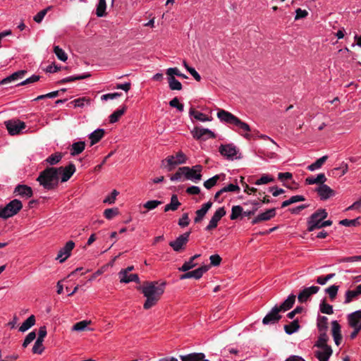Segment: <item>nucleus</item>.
Returning <instances> with one entry per match:
<instances>
[{
    "label": "nucleus",
    "instance_id": "nucleus-26",
    "mask_svg": "<svg viewBox=\"0 0 361 361\" xmlns=\"http://www.w3.org/2000/svg\"><path fill=\"white\" fill-rule=\"evenodd\" d=\"M26 73H27V71L25 70H20V71H16V72L13 73V74H11V75H9L8 77L1 80L0 85H7L12 81L16 80L19 78H22L26 74Z\"/></svg>",
    "mask_w": 361,
    "mask_h": 361
},
{
    "label": "nucleus",
    "instance_id": "nucleus-20",
    "mask_svg": "<svg viewBox=\"0 0 361 361\" xmlns=\"http://www.w3.org/2000/svg\"><path fill=\"white\" fill-rule=\"evenodd\" d=\"M348 322L350 327L361 328V310L349 314Z\"/></svg>",
    "mask_w": 361,
    "mask_h": 361
},
{
    "label": "nucleus",
    "instance_id": "nucleus-57",
    "mask_svg": "<svg viewBox=\"0 0 361 361\" xmlns=\"http://www.w3.org/2000/svg\"><path fill=\"white\" fill-rule=\"evenodd\" d=\"M51 6H49L47 7V8L45 9H43L42 11H40L35 17H34V20L36 22V23H41L42 20H43V18H44L45 15L47 14V11L51 9Z\"/></svg>",
    "mask_w": 361,
    "mask_h": 361
},
{
    "label": "nucleus",
    "instance_id": "nucleus-53",
    "mask_svg": "<svg viewBox=\"0 0 361 361\" xmlns=\"http://www.w3.org/2000/svg\"><path fill=\"white\" fill-rule=\"evenodd\" d=\"M219 175H216L213 176L212 178L204 181V186L207 189H211L213 186H214L216 184L217 181L219 180Z\"/></svg>",
    "mask_w": 361,
    "mask_h": 361
},
{
    "label": "nucleus",
    "instance_id": "nucleus-55",
    "mask_svg": "<svg viewBox=\"0 0 361 361\" xmlns=\"http://www.w3.org/2000/svg\"><path fill=\"white\" fill-rule=\"evenodd\" d=\"M339 224L345 226H356L359 224L358 219H343L340 221Z\"/></svg>",
    "mask_w": 361,
    "mask_h": 361
},
{
    "label": "nucleus",
    "instance_id": "nucleus-24",
    "mask_svg": "<svg viewBox=\"0 0 361 361\" xmlns=\"http://www.w3.org/2000/svg\"><path fill=\"white\" fill-rule=\"evenodd\" d=\"M295 298L296 296L294 294H290L279 306L276 305L275 307L278 308L280 312H285L293 307L295 302Z\"/></svg>",
    "mask_w": 361,
    "mask_h": 361
},
{
    "label": "nucleus",
    "instance_id": "nucleus-60",
    "mask_svg": "<svg viewBox=\"0 0 361 361\" xmlns=\"http://www.w3.org/2000/svg\"><path fill=\"white\" fill-rule=\"evenodd\" d=\"M190 224V219H189V216H188V213H184L181 218L179 219L178 220V225L183 228V227H185L187 226H188Z\"/></svg>",
    "mask_w": 361,
    "mask_h": 361
},
{
    "label": "nucleus",
    "instance_id": "nucleus-38",
    "mask_svg": "<svg viewBox=\"0 0 361 361\" xmlns=\"http://www.w3.org/2000/svg\"><path fill=\"white\" fill-rule=\"evenodd\" d=\"M317 328L319 332H326L328 329V319L326 317H319L317 319Z\"/></svg>",
    "mask_w": 361,
    "mask_h": 361
},
{
    "label": "nucleus",
    "instance_id": "nucleus-37",
    "mask_svg": "<svg viewBox=\"0 0 361 361\" xmlns=\"http://www.w3.org/2000/svg\"><path fill=\"white\" fill-rule=\"evenodd\" d=\"M327 159H328L327 155L322 157L321 158L318 159L315 162L307 166V169L309 171H313L316 169L321 168L322 166V165L325 163V161L327 160Z\"/></svg>",
    "mask_w": 361,
    "mask_h": 361
},
{
    "label": "nucleus",
    "instance_id": "nucleus-41",
    "mask_svg": "<svg viewBox=\"0 0 361 361\" xmlns=\"http://www.w3.org/2000/svg\"><path fill=\"white\" fill-rule=\"evenodd\" d=\"M106 0H99V3L96 9V14L98 17L106 16Z\"/></svg>",
    "mask_w": 361,
    "mask_h": 361
},
{
    "label": "nucleus",
    "instance_id": "nucleus-13",
    "mask_svg": "<svg viewBox=\"0 0 361 361\" xmlns=\"http://www.w3.org/2000/svg\"><path fill=\"white\" fill-rule=\"evenodd\" d=\"M320 288L319 286H310L305 288L302 290L298 295V300L300 303L307 302L310 298L313 295L318 293Z\"/></svg>",
    "mask_w": 361,
    "mask_h": 361
},
{
    "label": "nucleus",
    "instance_id": "nucleus-21",
    "mask_svg": "<svg viewBox=\"0 0 361 361\" xmlns=\"http://www.w3.org/2000/svg\"><path fill=\"white\" fill-rule=\"evenodd\" d=\"M333 353L331 348H323L314 352V356L319 361H329V357Z\"/></svg>",
    "mask_w": 361,
    "mask_h": 361
},
{
    "label": "nucleus",
    "instance_id": "nucleus-52",
    "mask_svg": "<svg viewBox=\"0 0 361 361\" xmlns=\"http://www.w3.org/2000/svg\"><path fill=\"white\" fill-rule=\"evenodd\" d=\"M161 204L162 202L159 200H149L143 204V207L147 210H152Z\"/></svg>",
    "mask_w": 361,
    "mask_h": 361
},
{
    "label": "nucleus",
    "instance_id": "nucleus-10",
    "mask_svg": "<svg viewBox=\"0 0 361 361\" xmlns=\"http://www.w3.org/2000/svg\"><path fill=\"white\" fill-rule=\"evenodd\" d=\"M226 214V209L224 207L219 208L212 216L209 221V224L205 228L206 231H212L216 228L218 226V222Z\"/></svg>",
    "mask_w": 361,
    "mask_h": 361
},
{
    "label": "nucleus",
    "instance_id": "nucleus-7",
    "mask_svg": "<svg viewBox=\"0 0 361 361\" xmlns=\"http://www.w3.org/2000/svg\"><path fill=\"white\" fill-rule=\"evenodd\" d=\"M4 123L9 134L11 135L19 134L26 126L24 122L19 120H8L5 121Z\"/></svg>",
    "mask_w": 361,
    "mask_h": 361
},
{
    "label": "nucleus",
    "instance_id": "nucleus-12",
    "mask_svg": "<svg viewBox=\"0 0 361 361\" xmlns=\"http://www.w3.org/2000/svg\"><path fill=\"white\" fill-rule=\"evenodd\" d=\"M75 247L73 241L70 240L67 242L64 247H63L59 251L56 257V259H59L61 263L64 262L66 259L70 257L72 250Z\"/></svg>",
    "mask_w": 361,
    "mask_h": 361
},
{
    "label": "nucleus",
    "instance_id": "nucleus-35",
    "mask_svg": "<svg viewBox=\"0 0 361 361\" xmlns=\"http://www.w3.org/2000/svg\"><path fill=\"white\" fill-rule=\"evenodd\" d=\"M299 329L300 325L298 319H295L289 324L284 326L285 332L289 335L296 332Z\"/></svg>",
    "mask_w": 361,
    "mask_h": 361
},
{
    "label": "nucleus",
    "instance_id": "nucleus-62",
    "mask_svg": "<svg viewBox=\"0 0 361 361\" xmlns=\"http://www.w3.org/2000/svg\"><path fill=\"white\" fill-rule=\"evenodd\" d=\"M183 176H185V172L183 170V167H180L178 171L171 176V180L175 181L180 179Z\"/></svg>",
    "mask_w": 361,
    "mask_h": 361
},
{
    "label": "nucleus",
    "instance_id": "nucleus-27",
    "mask_svg": "<svg viewBox=\"0 0 361 361\" xmlns=\"http://www.w3.org/2000/svg\"><path fill=\"white\" fill-rule=\"evenodd\" d=\"M105 131L104 129H97L90 134L89 138L90 140V145L92 146L99 142L102 138L104 136Z\"/></svg>",
    "mask_w": 361,
    "mask_h": 361
},
{
    "label": "nucleus",
    "instance_id": "nucleus-18",
    "mask_svg": "<svg viewBox=\"0 0 361 361\" xmlns=\"http://www.w3.org/2000/svg\"><path fill=\"white\" fill-rule=\"evenodd\" d=\"M276 216V208L267 209L266 212L259 214L252 221V224H257L261 221H269Z\"/></svg>",
    "mask_w": 361,
    "mask_h": 361
},
{
    "label": "nucleus",
    "instance_id": "nucleus-22",
    "mask_svg": "<svg viewBox=\"0 0 361 361\" xmlns=\"http://www.w3.org/2000/svg\"><path fill=\"white\" fill-rule=\"evenodd\" d=\"M217 116L221 121L233 125L235 124V122L238 118L231 113L224 109L219 110Z\"/></svg>",
    "mask_w": 361,
    "mask_h": 361
},
{
    "label": "nucleus",
    "instance_id": "nucleus-50",
    "mask_svg": "<svg viewBox=\"0 0 361 361\" xmlns=\"http://www.w3.org/2000/svg\"><path fill=\"white\" fill-rule=\"evenodd\" d=\"M166 74L169 77H174V75H177L183 78H188V77L185 74L181 73L177 68H168L166 70Z\"/></svg>",
    "mask_w": 361,
    "mask_h": 361
},
{
    "label": "nucleus",
    "instance_id": "nucleus-61",
    "mask_svg": "<svg viewBox=\"0 0 361 361\" xmlns=\"http://www.w3.org/2000/svg\"><path fill=\"white\" fill-rule=\"evenodd\" d=\"M197 265V264L194 263L190 259L189 261L185 262L181 267L179 268V271H188V270L192 269Z\"/></svg>",
    "mask_w": 361,
    "mask_h": 361
},
{
    "label": "nucleus",
    "instance_id": "nucleus-36",
    "mask_svg": "<svg viewBox=\"0 0 361 361\" xmlns=\"http://www.w3.org/2000/svg\"><path fill=\"white\" fill-rule=\"evenodd\" d=\"M120 281L121 283H129V282H131V281H134L137 283H140V279L138 277V275L136 274H127L126 275H122V276H120Z\"/></svg>",
    "mask_w": 361,
    "mask_h": 361
},
{
    "label": "nucleus",
    "instance_id": "nucleus-17",
    "mask_svg": "<svg viewBox=\"0 0 361 361\" xmlns=\"http://www.w3.org/2000/svg\"><path fill=\"white\" fill-rule=\"evenodd\" d=\"M315 190L322 200H326L336 194L335 191L327 185H319Z\"/></svg>",
    "mask_w": 361,
    "mask_h": 361
},
{
    "label": "nucleus",
    "instance_id": "nucleus-56",
    "mask_svg": "<svg viewBox=\"0 0 361 361\" xmlns=\"http://www.w3.org/2000/svg\"><path fill=\"white\" fill-rule=\"evenodd\" d=\"M118 193L119 192L116 190H114L104 200L103 202L108 203L109 204H114Z\"/></svg>",
    "mask_w": 361,
    "mask_h": 361
},
{
    "label": "nucleus",
    "instance_id": "nucleus-48",
    "mask_svg": "<svg viewBox=\"0 0 361 361\" xmlns=\"http://www.w3.org/2000/svg\"><path fill=\"white\" fill-rule=\"evenodd\" d=\"M91 323V321L83 320L79 322H77L73 326L72 329L73 331H84L85 328Z\"/></svg>",
    "mask_w": 361,
    "mask_h": 361
},
{
    "label": "nucleus",
    "instance_id": "nucleus-47",
    "mask_svg": "<svg viewBox=\"0 0 361 361\" xmlns=\"http://www.w3.org/2000/svg\"><path fill=\"white\" fill-rule=\"evenodd\" d=\"M251 204L254 206L253 208H251V210L245 211L243 212V216H251L255 215V212L257 211L258 208L261 207V203L258 201H253Z\"/></svg>",
    "mask_w": 361,
    "mask_h": 361
},
{
    "label": "nucleus",
    "instance_id": "nucleus-44",
    "mask_svg": "<svg viewBox=\"0 0 361 361\" xmlns=\"http://www.w3.org/2000/svg\"><path fill=\"white\" fill-rule=\"evenodd\" d=\"M118 209L116 207L106 209L104 212V216L106 219L111 220L118 214Z\"/></svg>",
    "mask_w": 361,
    "mask_h": 361
},
{
    "label": "nucleus",
    "instance_id": "nucleus-19",
    "mask_svg": "<svg viewBox=\"0 0 361 361\" xmlns=\"http://www.w3.org/2000/svg\"><path fill=\"white\" fill-rule=\"evenodd\" d=\"M331 333L332 336L334 337V340L336 345H339L342 341V335H341V326L339 323L335 320L331 322Z\"/></svg>",
    "mask_w": 361,
    "mask_h": 361
},
{
    "label": "nucleus",
    "instance_id": "nucleus-30",
    "mask_svg": "<svg viewBox=\"0 0 361 361\" xmlns=\"http://www.w3.org/2000/svg\"><path fill=\"white\" fill-rule=\"evenodd\" d=\"M85 147V142L79 141L74 142L71 147V155L76 156L83 152Z\"/></svg>",
    "mask_w": 361,
    "mask_h": 361
},
{
    "label": "nucleus",
    "instance_id": "nucleus-49",
    "mask_svg": "<svg viewBox=\"0 0 361 361\" xmlns=\"http://www.w3.org/2000/svg\"><path fill=\"white\" fill-rule=\"evenodd\" d=\"M234 126L238 127L239 128V130H240L243 132H250L251 130L249 125L247 124L246 123L242 121L238 118H237Z\"/></svg>",
    "mask_w": 361,
    "mask_h": 361
},
{
    "label": "nucleus",
    "instance_id": "nucleus-23",
    "mask_svg": "<svg viewBox=\"0 0 361 361\" xmlns=\"http://www.w3.org/2000/svg\"><path fill=\"white\" fill-rule=\"evenodd\" d=\"M322 221L323 220L321 218L318 217L317 214L313 213L310 216V217L307 221V224H308L307 231H313L315 229L321 228V224H322Z\"/></svg>",
    "mask_w": 361,
    "mask_h": 361
},
{
    "label": "nucleus",
    "instance_id": "nucleus-63",
    "mask_svg": "<svg viewBox=\"0 0 361 361\" xmlns=\"http://www.w3.org/2000/svg\"><path fill=\"white\" fill-rule=\"evenodd\" d=\"M240 188L238 185L234 184H229L226 187H224L221 188V192H239Z\"/></svg>",
    "mask_w": 361,
    "mask_h": 361
},
{
    "label": "nucleus",
    "instance_id": "nucleus-14",
    "mask_svg": "<svg viewBox=\"0 0 361 361\" xmlns=\"http://www.w3.org/2000/svg\"><path fill=\"white\" fill-rule=\"evenodd\" d=\"M279 312L278 308L274 306L264 317L262 320L263 324L267 325L277 323L281 319V315L279 314Z\"/></svg>",
    "mask_w": 361,
    "mask_h": 361
},
{
    "label": "nucleus",
    "instance_id": "nucleus-33",
    "mask_svg": "<svg viewBox=\"0 0 361 361\" xmlns=\"http://www.w3.org/2000/svg\"><path fill=\"white\" fill-rule=\"evenodd\" d=\"M35 324V317L34 315L30 316L19 328V331L21 332H25L34 326Z\"/></svg>",
    "mask_w": 361,
    "mask_h": 361
},
{
    "label": "nucleus",
    "instance_id": "nucleus-45",
    "mask_svg": "<svg viewBox=\"0 0 361 361\" xmlns=\"http://www.w3.org/2000/svg\"><path fill=\"white\" fill-rule=\"evenodd\" d=\"M274 178L268 174H263L260 178L257 179L254 183L257 185L267 184L274 182Z\"/></svg>",
    "mask_w": 361,
    "mask_h": 361
},
{
    "label": "nucleus",
    "instance_id": "nucleus-42",
    "mask_svg": "<svg viewBox=\"0 0 361 361\" xmlns=\"http://www.w3.org/2000/svg\"><path fill=\"white\" fill-rule=\"evenodd\" d=\"M243 207L239 205L233 206L231 209V214L230 216V219L231 220L237 219L240 215H243Z\"/></svg>",
    "mask_w": 361,
    "mask_h": 361
},
{
    "label": "nucleus",
    "instance_id": "nucleus-54",
    "mask_svg": "<svg viewBox=\"0 0 361 361\" xmlns=\"http://www.w3.org/2000/svg\"><path fill=\"white\" fill-rule=\"evenodd\" d=\"M43 341L40 340H37L35 341L33 347H32V353L35 354H41L44 350V347L42 344Z\"/></svg>",
    "mask_w": 361,
    "mask_h": 361
},
{
    "label": "nucleus",
    "instance_id": "nucleus-32",
    "mask_svg": "<svg viewBox=\"0 0 361 361\" xmlns=\"http://www.w3.org/2000/svg\"><path fill=\"white\" fill-rule=\"evenodd\" d=\"M126 109V106H123L121 109L116 110L113 114L110 115L109 122L111 123H114L117 122L120 119V118L125 114Z\"/></svg>",
    "mask_w": 361,
    "mask_h": 361
},
{
    "label": "nucleus",
    "instance_id": "nucleus-15",
    "mask_svg": "<svg viewBox=\"0 0 361 361\" xmlns=\"http://www.w3.org/2000/svg\"><path fill=\"white\" fill-rule=\"evenodd\" d=\"M13 194L15 195H20L22 197L30 198L33 195L32 189L27 185L18 184L14 189Z\"/></svg>",
    "mask_w": 361,
    "mask_h": 361
},
{
    "label": "nucleus",
    "instance_id": "nucleus-34",
    "mask_svg": "<svg viewBox=\"0 0 361 361\" xmlns=\"http://www.w3.org/2000/svg\"><path fill=\"white\" fill-rule=\"evenodd\" d=\"M90 76H91V75L90 73H84V74L78 75H75V76L67 77L66 78L61 80L58 82L59 84H63V83L68 82H73V81L78 80L86 79V78H90Z\"/></svg>",
    "mask_w": 361,
    "mask_h": 361
},
{
    "label": "nucleus",
    "instance_id": "nucleus-3",
    "mask_svg": "<svg viewBox=\"0 0 361 361\" xmlns=\"http://www.w3.org/2000/svg\"><path fill=\"white\" fill-rule=\"evenodd\" d=\"M23 208L21 201L17 199L11 200L4 208H0V217L6 219L17 214Z\"/></svg>",
    "mask_w": 361,
    "mask_h": 361
},
{
    "label": "nucleus",
    "instance_id": "nucleus-39",
    "mask_svg": "<svg viewBox=\"0 0 361 361\" xmlns=\"http://www.w3.org/2000/svg\"><path fill=\"white\" fill-rule=\"evenodd\" d=\"M63 154L61 152H56L48 157L45 161L49 165H55L58 164L62 159Z\"/></svg>",
    "mask_w": 361,
    "mask_h": 361
},
{
    "label": "nucleus",
    "instance_id": "nucleus-31",
    "mask_svg": "<svg viewBox=\"0 0 361 361\" xmlns=\"http://www.w3.org/2000/svg\"><path fill=\"white\" fill-rule=\"evenodd\" d=\"M189 114L190 116H192L195 119L202 122L212 121V118H209L202 112L196 111L194 108H190Z\"/></svg>",
    "mask_w": 361,
    "mask_h": 361
},
{
    "label": "nucleus",
    "instance_id": "nucleus-28",
    "mask_svg": "<svg viewBox=\"0 0 361 361\" xmlns=\"http://www.w3.org/2000/svg\"><path fill=\"white\" fill-rule=\"evenodd\" d=\"M181 203L179 202L178 196L176 195H173L171 197V202L169 204H167L164 207V211L167 212L170 210L176 211L178 207L180 206Z\"/></svg>",
    "mask_w": 361,
    "mask_h": 361
},
{
    "label": "nucleus",
    "instance_id": "nucleus-29",
    "mask_svg": "<svg viewBox=\"0 0 361 361\" xmlns=\"http://www.w3.org/2000/svg\"><path fill=\"white\" fill-rule=\"evenodd\" d=\"M328 341L329 336L326 334V332H319L318 340L314 344V346L318 348H331L330 345L327 344Z\"/></svg>",
    "mask_w": 361,
    "mask_h": 361
},
{
    "label": "nucleus",
    "instance_id": "nucleus-1",
    "mask_svg": "<svg viewBox=\"0 0 361 361\" xmlns=\"http://www.w3.org/2000/svg\"><path fill=\"white\" fill-rule=\"evenodd\" d=\"M166 282L145 281L137 288L146 298L143 305L145 310H149L154 306L164 293Z\"/></svg>",
    "mask_w": 361,
    "mask_h": 361
},
{
    "label": "nucleus",
    "instance_id": "nucleus-8",
    "mask_svg": "<svg viewBox=\"0 0 361 361\" xmlns=\"http://www.w3.org/2000/svg\"><path fill=\"white\" fill-rule=\"evenodd\" d=\"M57 176L61 175V182H66L75 172V166L73 163H70L67 166H60L56 168Z\"/></svg>",
    "mask_w": 361,
    "mask_h": 361
},
{
    "label": "nucleus",
    "instance_id": "nucleus-40",
    "mask_svg": "<svg viewBox=\"0 0 361 361\" xmlns=\"http://www.w3.org/2000/svg\"><path fill=\"white\" fill-rule=\"evenodd\" d=\"M168 82L171 90H181L183 88L182 84L175 77H168Z\"/></svg>",
    "mask_w": 361,
    "mask_h": 361
},
{
    "label": "nucleus",
    "instance_id": "nucleus-46",
    "mask_svg": "<svg viewBox=\"0 0 361 361\" xmlns=\"http://www.w3.org/2000/svg\"><path fill=\"white\" fill-rule=\"evenodd\" d=\"M54 52L56 55L57 58L59 60H61L62 61H66L67 60V59H68L67 54L59 46H54Z\"/></svg>",
    "mask_w": 361,
    "mask_h": 361
},
{
    "label": "nucleus",
    "instance_id": "nucleus-9",
    "mask_svg": "<svg viewBox=\"0 0 361 361\" xmlns=\"http://www.w3.org/2000/svg\"><path fill=\"white\" fill-rule=\"evenodd\" d=\"M202 166L201 165H196L190 169L188 166H183V170L185 172V178L188 180H200L202 178L201 171Z\"/></svg>",
    "mask_w": 361,
    "mask_h": 361
},
{
    "label": "nucleus",
    "instance_id": "nucleus-59",
    "mask_svg": "<svg viewBox=\"0 0 361 361\" xmlns=\"http://www.w3.org/2000/svg\"><path fill=\"white\" fill-rule=\"evenodd\" d=\"M36 338V334L35 331L30 332L27 336L25 337L23 343V347L26 348L31 342H32Z\"/></svg>",
    "mask_w": 361,
    "mask_h": 361
},
{
    "label": "nucleus",
    "instance_id": "nucleus-25",
    "mask_svg": "<svg viewBox=\"0 0 361 361\" xmlns=\"http://www.w3.org/2000/svg\"><path fill=\"white\" fill-rule=\"evenodd\" d=\"M181 361H209L205 359V355L202 353H192L188 355L179 356Z\"/></svg>",
    "mask_w": 361,
    "mask_h": 361
},
{
    "label": "nucleus",
    "instance_id": "nucleus-51",
    "mask_svg": "<svg viewBox=\"0 0 361 361\" xmlns=\"http://www.w3.org/2000/svg\"><path fill=\"white\" fill-rule=\"evenodd\" d=\"M338 290V286L332 285L330 287L327 288L325 291L329 294L331 300H334L337 295Z\"/></svg>",
    "mask_w": 361,
    "mask_h": 361
},
{
    "label": "nucleus",
    "instance_id": "nucleus-4",
    "mask_svg": "<svg viewBox=\"0 0 361 361\" xmlns=\"http://www.w3.org/2000/svg\"><path fill=\"white\" fill-rule=\"evenodd\" d=\"M191 231L185 232V233L179 235L175 240L171 241L169 245L173 248L175 252H179L185 249L186 244L189 241V237Z\"/></svg>",
    "mask_w": 361,
    "mask_h": 361
},
{
    "label": "nucleus",
    "instance_id": "nucleus-5",
    "mask_svg": "<svg viewBox=\"0 0 361 361\" xmlns=\"http://www.w3.org/2000/svg\"><path fill=\"white\" fill-rule=\"evenodd\" d=\"M193 137L197 140H207L209 138H215L214 133L207 128L196 126L191 131Z\"/></svg>",
    "mask_w": 361,
    "mask_h": 361
},
{
    "label": "nucleus",
    "instance_id": "nucleus-16",
    "mask_svg": "<svg viewBox=\"0 0 361 361\" xmlns=\"http://www.w3.org/2000/svg\"><path fill=\"white\" fill-rule=\"evenodd\" d=\"M360 296H361V283L356 286L354 289L345 291L344 303L349 304Z\"/></svg>",
    "mask_w": 361,
    "mask_h": 361
},
{
    "label": "nucleus",
    "instance_id": "nucleus-11",
    "mask_svg": "<svg viewBox=\"0 0 361 361\" xmlns=\"http://www.w3.org/2000/svg\"><path fill=\"white\" fill-rule=\"evenodd\" d=\"M209 265L202 266L193 271H188L180 276V279L183 280L186 279L194 278L195 279H200L202 275L209 270Z\"/></svg>",
    "mask_w": 361,
    "mask_h": 361
},
{
    "label": "nucleus",
    "instance_id": "nucleus-2",
    "mask_svg": "<svg viewBox=\"0 0 361 361\" xmlns=\"http://www.w3.org/2000/svg\"><path fill=\"white\" fill-rule=\"evenodd\" d=\"M37 181L45 190H51L59 185V177L57 176L56 167H47L41 171L37 178Z\"/></svg>",
    "mask_w": 361,
    "mask_h": 361
},
{
    "label": "nucleus",
    "instance_id": "nucleus-58",
    "mask_svg": "<svg viewBox=\"0 0 361 361\" xmlns=\"http://www.w3.org/2000/svg\"><path fill=\"white\" fill-rule=\"evenodd\" d=\"M85 102L89 103L90 99L86 97H81L73 100L71 104H74L75 107H82L85 105Z\"/></svg>",
    "mask_w": 361,
    "mask_h": 361
},
{
    "label": "nucleus",
    "instance_id": "nucleus-6",
    "mask_svg": "<svg viewBox=\"0 0 361 361\" xmlns=\"http://www.w3.org/2000/svg\"><path fill=\"white\" fill-rule=\"evenodd\" d=\"M219 153L226 157L228 159H240V157H237L238 152L236 147L233 144L221 145L219 147Z\"/></svg>",
    "mask_w": 361,
    "mask_h": 361
},
{
    "label": "nucleus",
    "instance_id": "nucleus-43",
    "mask_svg": "<svg viewBox=\"0 0 361 361\" xmlns=\"http://www.w3.org/2000/svg\"><path fill=\"white\" fill-rule=\"evenodd\" d=\"M320 311L326 314H332L334 313L333 306L326 303L325 300L322 301L319 305Z\"/></svg>",
    "mask_w": 361,
    "mask_h": 361
},
{
    "label": "nucleus",
    "instance_id": "nucleus-64",
    "mask_svg": "<svg viewBox=\"0 0 361 361\" xmlns=\"http://www.w3.org/2000/svg\"><path fill=\"white\" fill-rule=\"evenodd\" d=\"M210 259V265L212 266H219L221 262V257L219 255H213L209 257Z\"/></svg>",
    "mask_w": 361,
    "mask_h": 361
}]
</instances>
